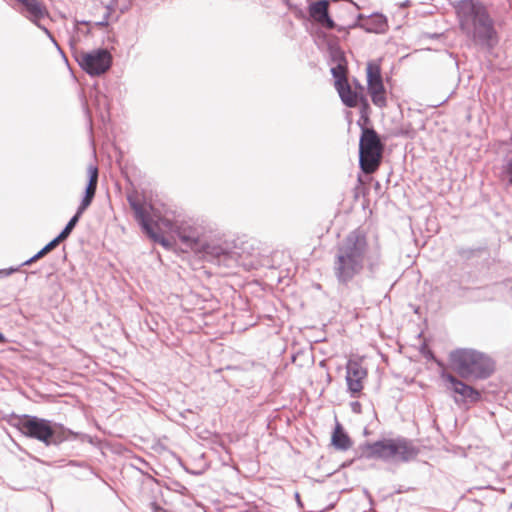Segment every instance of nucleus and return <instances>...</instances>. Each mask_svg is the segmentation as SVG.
I'll use <instances>...</instances> for the list:
<instances>
[{
	"label": "nucleus",
	"mask_w": 512,
	"mask_h": 512,
	"mask_svg": "<svg viewBox=\"0 0 512 512\" xmlns=\"http://www.w3.org/2000/svg\"><path fill=\"white\" fill-rule=\"evenodd\" d=\"M331 74L335 79V85H337L338 81L341 83L348 81L346 63L338 62L331 68Z\"/></svg>",
	"instance_id": "nucleus-22"
},
{
	"label": "nucleus",
	"mask_w": 512,
	"mask_h": 512,
	"mask_svg": "<svg viewBox=\"0 0 512 512\" xmlns=\"http://www.w3.org/2000/svg\"><path fill=\"white\" fill-rule=\"evenodd\" d=\"M362 26L370 33H385L388 28L387 18L383 14L373 13Z\"/></svg>",
	"instance_id": "nucleus-17"
},
{
	"label": "nucleus",
	"mask_w": 512,
	"mask_h": 512,
	"mask_svg": "<svg viewBox=\"0 0 512 512\" xmlns=\"http://www.w3.org/2000/svg\"><path fill=\"white\" fill-rule=\"evenodd\" d=\"M296 500H299V494L296 493Z\"/></svg>",
	"instance_id": "nucleus-38"
},
{
	"label": "nucleus",
	"mask_w": 512,
	"mask_h": 512,
	"mask_svg": "<svg viewBox=\"0 0 512 512\" xmlns=\"http://www.w3.org/2000/svg\"><path fill=\"white\" fill-rule=\"evenodd\" d=\"M504 170L508 176L509 183L512 184V157L506 163Z\"/></svg>",
	"instance_id": "nucleus-28"
},
{
	"label": "nucleus",
	"mask_w": 512,
	"mask_h": 512,
	"mask_svg": "<svg viewBox=\"0 0 512 512\" xmlns=\"http://www.w3.org/2000/svg\"><path fill=\"white\" fill-rule=\"evenodd\" d=\"M335 88L341 98V101L347 107L353 108L356 107L358 102L361 104V119L366 123L369 121V117L367 115V110L369 109V104L366 98L362 95H359L357 92L353 91L349 82H337Z\"/></svg>",
	"instance_id": "nucleus-13"
},
{
	"label": "nucleus",
	"mask_w": 512,
	"mask_h": 512,
	"mask_svg": "<svg viewBox=\"0 0 512 512\" xmlns=\"http://www.w3.org/2000/svg\"><path fill=\"white\" fill-rule=\"evenodd\" d=\"M159 230L167 229L177 236L185 248L194 252L200 251L202 247L203 228L192 221L171 219L168 216H160L155 222Z\"/></svg>",
	"instance_id": "nucleus-6"
},
{
	"label": "nucleus",
	"mask_w": 512,
	"mask_h": 512,
	"mask_svg": "<svg viewBox=\"0 0 512 512\" xmlns=\"http://www.w3.org/2000/svg\"><path fill=\"white\" fill-rule=\"evenodd\" d=\"M96 190H97V185L87 183L84 195L89 196L94 199Z\"/></svg>",
	"instance_id": "nucleus-27"
},
{
	"label": "nucleus",
	"mask_w": 512,
	"mask_h": 512,
	"mask_svg": "<svg viewBox=\"0 0 512 512\" xmlns=\"http://www.w3.org/2000/svg\"><path fill=\"white\" fill-rule=\"evenodd\" d=\"M16 427L24 436L36 439L46 446L59 445L64 441L86 437V435L73 432L60 424L32 415H23L18 419Z\"/></svg>",
	"instance_id": "nucleus-3"
},
{
	"label": "nucleus",
	"mask_w": 512,
	"mask_h": 512,
	"mask_svg": "<svg viewBox=\"0 0 512 512\" xmlns=\"http://www.w3.org/2000/svg\"><path fill=\"white\" fill-rule=\"evenodd\" d=\"M381 265L378 248H372L365 233L360 229L351 231L337 246L333 273L339 284L347 285L360 275L367 266L374 276Z\"/></svg>",
	"instance_id": "nucleus-1"
},
{
	"label": "nucleus",
	"mask_w": 512,
	"mask_h": 512,
	"mask_svg": "<svg viewBox=\"0 0 512 512\" xmlns=\"http://www.w3.org/2000/svg\"><path fill=\"white\" fill-rule=\"evenodd\" d=\"M177 489L175 490L176 492L180 493L181 495H185L187 493V488L180 484V483H177Z\"/></svg>",
	"instance_id": "nucleus-33"
},
{
	"label": "nucleus",
	"mask_w": 512,
	"mask_h": 512,
	"mask_svg": "<svg viewBox=\"0 0 512 512\" xmlns=\"http://www.w3.org/2000/svg\"><path fill=\"white\" fill-rule=\"evenodd\" d=\"M59 245V242L54 238L49 243H47L40 251H38L36 254L38 257L42 258L46 254H48L50 251H52L54 248H56Z\"/></svg>",
	"instance_id": "nucleus-24"
},
{
	"label": "nucleus",
	"mask_w": 512,
	"mask_h": 512,
	"mask_svg": "<svg viewBox=\"0 0 512 512\" xmlns=\"http://www.w3.org/2000/svg\"><path fill=\"white\" fill-rule=\"evenodd\" d=\"M18 3L19 8L18 12L28 19L30 22L35 24L39 29L44 31V33L49 37V39L53 42L56 48L62 53L61 48L56 42L55 38L51 34V32L41 24V20L48 16V11L41 0H14Z\"/></svg>",
	"instance_id": "nucleus-11"
},
{
	"label": "nucleus",
	"mask_w": 512,
	"mask_h": 512,
	"mask_svg": "<svg viewBox=\"0 0 512 512\" xmlns=\"http://www.w3.org/2000/svg\"><path fill=\"white\" fill-rule=\"evenodd\" d=\"M78 24H85V25H88V24H89V22L82 21V22H78Z\"/></svg>",
	"instance_id": "nucleus-37"
},
{
	"label": "nucleus",
	"mask_w": 512,
	"mask_h": 512,
	"mask_svg": "<svg viewBox=\"0 0 512 512\" xmlns=\"http://www.w3.org/2000/svg\"><path fill=\"white\" fill-rule=\"evenodd\" d=\"M92 201H93V198L84 195L79 207L77 208L76 213L81 216L83 214V212L90 206Z\"/></svg>",
	"instance_id": "nucleus-26"
},
{
	"label": "nucleus",
	"mask_w": 512,
	"mask_h": 512,
	"mask_svg": "<svg viewBox=\"0 0 512 512\" xmlns=\"http://www.w3.org/2000/svg\"><path fill=\"white\" fill-rule=\"evenodd\" d=\"M79 66L90 76H99L107 72L112 65V55L107 49L99 48L76 55Z\"/></svg>",
	"instance_id": "nucleus-9"
},
{
	"label": "nucleus",
	"mask_w": 512,
	"mask_h": 512,
	"mask_svg": "<svg viewBox=\"0 0 512 512\" xmlns=\"http://www.w3.org/2000/svg\"><path fill=\"white\" fill-rule=\"evenodd\" d=\"M485 252V249L483 247H458L457 248V255L460 257V259L468 261L476 257H481L482 254Z\"/></svg>",
	"instance_id": "nucleus-20"
},
{
	"label": "nucleus",
	"mask_w": 512,
	"mask_h": 512,
	"mask_svg": "<svg viewBox=\"0 0 512 512\" xmlns=\"http://www.w3.org/2000/svg\"><path fill=\"white\" fill-rule=\"evenodd\" d=\"M309 15L310 17L327 29L335 28V22L329 15V1L328 0H318L312 2L309 5Z\"/></svg>",
	"instance_id": "nucleus-16"
},
{
	"label": "nucleus",
	"mask_w": 512,
	"mask_h": 512,
	"mask_svg": "<svg viewBox=\"0 0 512 512\" xmlns=\"http://www.w3.org/2000/svg\"><path fill=\"white\" fill-rule=\"evenodd\" d=\"M67 465L68 466H77V467H81V468L87 469L86 465H84L83 463H78L76 461H70Z\"/></svg>",
	"instance_id": "nucleus-34"
},
{
	"label": "nucleus",
	"mask_w": 512,
	"mask_h": 512,
	"mask_svg": "<svg viewBox=\"0 0 512 512\" xmlns=\"http://www.w3.org/2000/svg\"><path fill=\"white\" fill-rule=\"evenodd\" d=\"M150 509L152 512H168L166 509L162 508L158 503L151 502L150 503Z\"/></svg>",
	"instance_id": "nucleus-29"
},
{
	"label": "nucleus",
	"mask_w": 512,
	"mask_h": 512,
	"mask_svg": "<svg viewBox=\"0 0 512 512\" xmlns=\"http://www.w3.org/2000/svg\"><path fill=\"white\" fill-rule=\"evenodd\" d=\"M87 172H88V183L97 185L98 177H99V171H98L97 166L89 165Z\"/></svg>",
	"instance_id": "nucleus-23"
},
{
	"label": "nucleus",
	"mask_w": 512,
	"mask_h": 512,
	"mask_svg": "<svg viewBox=\"0 0 512 512\" xmlns=\"http://www.w3.org/2000/svg\"><path fill=\"white\" fill-rule=\"evenodd\" d=\"M367 85L371 100L378 107L386 106L385 87L381 76L380 65L369 62L366 68Z\"/></svg>",
	"instance_id": "nucleus-12"
},
{
	"label": "nucleus",
	"mask_w": 512,
	"mask_h": 512,
	"mask_svg": "<svg viewBox=\"0 0 512 512\" xmlns=\"http://www.w3.org/2000/svg\"><path fill=\"white\" fill-rule=\"evenodd\" d=\"M460 28L473 40L486 48H492L496 42L493 20L485 6L474 0L460 1L457 6Z\"/></svg>",
	"instance_id": "nucleus-2"
},
{
	"label": "nucleus",
	"mask_w": 512,
	"mask_h": 512,
	"mask_svg": "<svg viewBox=\"0 0 512 512\" xmlns=\"http://www.w3.org/2000/svg\"><path fill=\"white\" fill-rule=\"evenodd\" d=\"M442 378L446 380L450 384V389L461 398L455 397L454 400L456 403L460 402H470L476 403L481 400V393L459 380L452 374H442Z\"/></svg>",
	"instance_id": "nucleus-14"
},
{
	"label": "nucleus",
	"mask_w": 512,
	"mask_h": 512,
	"mask_svg": "<svg viewBox=\"0 0 512 512\" xmlns=\"http://www.w3.org/2000/svg\"><path fill=\"white\" fill-rule=\"evenodd\" d=\"M20 267H21V266L16 267V268L11 267V268H9V269H4V270H1V271H0V273H2V274H4V275L8 276V275H11L12 273H14V272L18 271Z\"/></svg>",
	"instance_id": "nucleus-32"
},
{
	"label": "nucleus",
	"mask_w": 512,
	"mask_h": 512,
	"mask_svg": "<svg viewBox=\"0 0 512 512\" xmlns=\"http://www.w3.org/2000/svg\"><path fill=\"white\" fill-rule=\"evenodd\" d=\"M6 342V337L4 336V334L0 331V343H5Z\"/></svg>",
	"instance_id": "nucleus-36"
},
{
	"label": "nucleus",
	"mask_w": 512,
	"mask_h": 512,
	"mask_svg": "<svg viewBox=\"0 0 512 512\" xmlns=\"http://www.w3.org/2000/svg\"><path fill=\"white\" fill-rule=\"evenodd\" d=\"M383 150L384 145L375 129L361 126L359 165L364 173L370 174L378 169Z\"/></svg>",
	"instance_id": "nucleus-7"
},
{
	"label": "nucleus",
	"mask_w": 512,
	"mask_h": 512,
	"mask_svg": "<svg viewBox=\"0 0 512 512\" xmlns=\"http://www.w3.org/2000/svg\"><path fill=\"white\" fill-rule=\"evenodd\" d=\"M351 409L355 413H360L361 412V404L358 401L352 402Z\"/></svg>",
	"instance_id": "nucleus-31"
},
{
	"label": "nucleus",
	"mask_w": 512,
	"mask_h": 512,
	"mask_svg": "<svg viewBox=\"0 0 512 512\" xmlns=\"http://www.w3.org/2000/svg\"><path fill=\"white\" fill-rule=\"evenodd\" d=\"M129 7V0H110V2L106 5V12L104 14L103 20L95 22V24L97 26H107L112 13L118 11L119 14H123L129 9Z\"/></svg>",
	"instance_id": "nucleus-18"
},
{
	"label": "nucleus",
	"mask_w": 512,
	"mask_h": 512,
	"mask_svg": "<svg viewBox=\"0 0 512 512\" xmlns=\"http://www.w3.org/2000/svg\"><path fill=\"white\" fill-rule=\"evenodd\" d=\"M332 444L335 448L341 451L348 450L352 445L350 437L344 431L340 423H337L334 428L332 434Z\"/></svg>",
	"instance_id": "nucleus-19"
},
{
	"label": "nucleus",
	"mask_w": 512,
	"mask_h": 512,
	"mask_svg": "<svg viewBox=\"0 0 512 512\" xmlns=\"http://www.w3.org/2000/svg\"><path fill=\"white\" fill-rule=\"evenodd\" d=\"M400 8H406L410 6V0H405L404 2L400 3Z\"/></svg>",
	"instance_id": "nucleus-35"
},
{
	"label": "nucleus",
	"mask_w": 512,
	"mask_h": 512,
	"mask_svg": "<svg viewBox=\"0 0 512 512\" xmlns=\"http://www.w3.org/2000/svg\"><path fill=\"white\" fill-rule=\"evenodd\" d=\"M331 57L336 64L338 62L346 63L344 53L339 48L330 49Z\"/></svg>",
	"instance_id": "nucleus-25"
},
{
	"label": "nucleus",
	"mask_w": 512,
	"mask_h": 512,
	"mask_svg": "<svg viewBox=\"0 0 512 512\" xmlns=\"http://www.w3.org/2000/svg\"><path fill=\"white\" fill-rule=\"evenodd\" d=\"M41 259L40 257H38L37 254H35L34 256H32L31 258H29L28 260L24 261L20 266H26V265H31L32 263L36 262L37 260Z\"/></svg>",
	"instance_id": "nucleus-30"
},
{
	"label": "nucleus",
	"mask_w": 512,
	"mask_h": 512,
	"mask_svg": "<svg viewBox=\"0 0 512 512\" xmlns=\"http://www.w3.org/2000/svg\"><path fill=\"white\" fill-rule=\"evenodd\" d=\"M80 217L81 216L78 215L77 213H75V215L71 217V219L68 221V223L66 224L64 229L59 233V235L57 237H55V239L59 243L64 241L65 239H67L69 237V235L71 234V232L73 231V229L77 225Z\"/></svg>",
	"instance_id": "nucleus-21"
},
{
	"label": "nucleus",
	"mask_w": 512,
	"mask_h": 512,
	"mask_svg": "<svg viewBox=\"0 0 512 512\" xmlns=\"http://www.w3.org/2000/svg\"><path fill=\"white\" fill-rule=\"evenodd\" d=\"M449 360L457 374L464 379H487L495 370L492 358L475 349H455L449 353Z\"/></svg>",
	"instance_id": "nucleus-5"
},
{
	"label": "nucleus",
	"mask_w": 512,
	"mask_h": 512,
	"mask_svg": "<svg viewBox=\"0 0 512 512\" xmlns=\"http://www.w3.org/2000/svg\"><path fill=\"white\" fill-rule=\"evenodd\" d=\"M360 458L379 459L384 462H408L418 454L411 441L403 437L384 438L375 442H365L358 447Z\"/></svg>",
	"instance_id": "nucleus-4"
},
{
	"label": "nucleus",
	"mask_w": 512,
	"mask_h": 512,
	"mask_svg": "<svg viewBox=\"0 0 512 512\" xmlns=\"http://www.w3.org/2000/svg\"><path fill=\"white\" fill-rule=\"evenodd\" d=\"M209 261L218 265L231 266L237 262L239 253L229 242H203L199 251Z\"/></svg>",
	"instance_id": "nucleus-10"
},
{
	"label": "nucleus",
	"mask_w": 512,
	"mask_h": 512,
	"mask_svg": "<svg viewBox=\"0 0 512 512\" xmlns=\"http://www.w3.org/2000/svg\"><path fill=\"white\" fill-rule=\"evenodd\" d=\"M367 376V370L355 360H349L346 365V383L351 396L357 397L363 389V379Z\"/></svg>",
	"instance_id": "nucleus-15"
},
{
	"label": "nucleus",
	"mask_w": 512,
	"mask_h": 512,
	"mask_svg": "<svg viewBox=\"0 0 512 512\" xmlns=\"http://www.w3.org/2000/svg\"><path fill=\"white\" fill-rule=\"evenodd\" d=\"M128 202L132 210L134 211V216L136 221L139 223L143 231L148 235V237L153 240L155 243L162 245L166 249H170L172 247V242L164 237V232H169L167 229L159 230L155 222L157 221L152 219L144 207L138 200L129 196Z\"/></svg>",
	"instance_id": "nucleus-8"
}]
</instances>
